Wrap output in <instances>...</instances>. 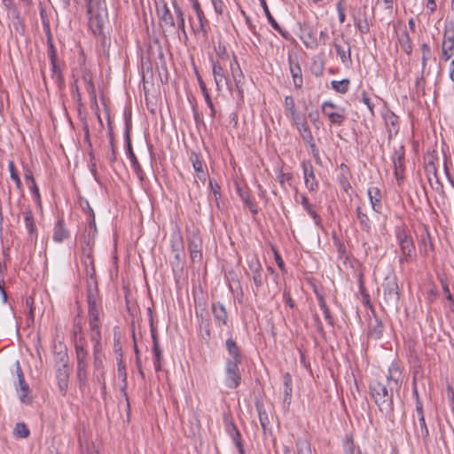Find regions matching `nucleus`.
Returning a JSON list of instances; mask_svg holds the SVG:
<instances>
[{
    "mask_svg": "<svg viewBox=\"0 0 454 454\" xmlns=\"http://www.w3.org/2000/svg\"><path fill=\"white\" fill-rule=\"evenodd\" d=\"M403 372L400 365L393 362L388 367V373L384 380H373L370 383V395L380 412L391 416L394 411V391H399L403 383Z\"/></svg>",
    "mask_w": 454,
    "mask_h": 454,
    "instance_id": "f257e3e1",
    "label": "nucleus"
},
{
    "mask_svg": "<svg viewBox=\"0 0 454 454\" xmlns=\"http://www.w3.org/2000/svg\"><path fill=\"white\" fill-rule=\"evenodd\" d=\"M75 358H76V374L79 387L82 388L87 383V368H88V349L87 340L84 336L80 335L75 340Z\"/></svg>",
    "mask_w": 454,
    "mask_h": 454,
    "instance_id": "f03ea898",
    "label": "nucleus"
},
{
    "mask_svg": "<svg viewBox=\"0 0 454 454\" xmlns=\"http://www.w3.org/2000/svg\"><path fill=\"white\" fill-rule=\"evenodd\" d=\"M87 302L90 338L96 336V334L102 337L99 323L101 299L98 291L87 292Z\"/></svg>",
    "mask_w": 454,
    "mask_h": 454,
    "instance_id": "7ed1b4c3",
    "label": "nucleus"
},
{
    "mask_svg": "<svg viewBox=\"0 0 454 454\" xmlns=\"http://www.w3.org/2000/svg\"><path fill=\"white\" fill-rule=\"evenodd\" d=\"M395 238L399 246L401 255L399 256V263L412 262L416 256V248L413 239L410 234L403 228H397L395 231Z\"/></svg>",
    "mask_w": 454,
    "mask_h": 454,
    "instance_id": "20e7f679",
    "label": "nucleus"
},
{
    "mask_svg": "<svg viewBox=\"0 0 454 454\" xmlns=\"http://www.w3.org/2000/svg\"><path fill=\"white\" fill-rule=\"evenodd\" d=\"M381 287L386 304L396 307L400 299L396 277L395 275L387 276Z\"/></svg>",
    "mask_w": 454,
    "mask_h": 454,
    "instance_id": "39448f33",
    "label": "nucleus"
},
{
    "mask_svg": "<svg viewBox=\"0 0 454 454\" xmlns=\"http://www.w3.org/2000/svg\"><path fill=\"white\" fill-rule=\"evenodd\" d=\"M321 111L333 125L341 126L346 120L345 109L330 100L323 102Z\"/></svg>",
    "mask_w": 454,
    "mask_h": 454,
    "instance_id": "423d86ee",
    "label": "nucleus"
},
{
    "mask_svg": "<svg viewBox=\"0 0 454 454\" xmlns=\"http://www.w3.org/2000/svg\"><path fill=\"white\" fill-rule=\"evenodd\" d=\"M239 364L241 363L238 361H231V359L225 361V385L229 388H236L241 382Z\"/></svg>",
    "mask_w": 454,
    "mask_h": 454,
    "instance_id": "0eeeda50",
    "label": "nucleus"
},
{
    "mask_svg": "<svg viewBox=\"0 0 454 454\" xmlns=\"http://www.w3.org/2000/svg\"><path fill=\"white\" fill-rule=\"evenodd\" d=\"M130 129H131V123L129 121H126V127H125V143H126V149H127V155L129 159L130 160L131 166L136 172L137 177L143 181L145 178V173L142 169V167L140 166L137 158L136 157L132 145H131V139H130Z\"/></svg>",
    "mask_w": 454,
    "mask_h": 454,
    "instance_id": "6e6552de",
    "label": "nucleus"
},
{
    "mask_svg": "<svg viewBox=\"0 0 454 454\" xmlns=\"http://www.w3.org/2000/svg\"><path fill=\"white\" fill-rule=\"evenodd\" d=\"M304 183L309 192H315L318 188V182L315 176V169L310 160L301 162Z\"/></svg>",
    "mask_w": 454,
    "mask_h": 454,
    "instance_id": "1a4fd4ad",
    "label": "nucleus"
},
{
    "mask_svg": "<svg viewBox=\"0 0 454 454\" xmlns=\"http://www.w3.org/2000/svg\"><path fill=\"white\" fill-rule=\"evenodd\" d=\"M202 241L195 233L188 237V250L190 252L191 260L193 262H200L202 259Z\"/></svg>",
    "mask_w": 454,
    "mask_h": 454,
    "instance_id": "9d476101",
    "label": "nucleus"
},
{
    "mask_svg": "<svg viewBox=\"0 0 454 454\" xmlns=\"http://www.w3.org/2000/svg\"><path fill=\"white\" fill-rule=\"evenodd\" d=\"M102 337H98L97 334L90 338L93 343V366L96 372L104 371L103 364V347L101 342Z\"/></svg>",
    "mask_w": 454,
    "mask_h": 454,
    "instance_id": "9b49d317",
    "label": "nucleus"
},
{
    "mask_svg": "<svg viewBox=\"0 0 454 454\" xmlns=\"http://www.w3.org/2000/svg\"><path fill=\"white\" fill-rule=\"evenodd\" d=\"M211 311L214 317V321L218 327L227 325L228 313L223 304L219 301L212 302Z\"/></svg>",
    "mask_w": 454,
    "mask_h": 454,
    "instance_id": "f8f14e48",
    "label": "nucleus"
},
{
    "mask_svg": "<svg viewBox=\"0 0 454 454\" xmlns=\"http://www.w3.org/2000/svg\"><path fill=\"white\" fill-rule=\"evenodd\" d=\"M289 69L295 89H301L303 84L301 68L297 58L288 57Z\"/></svg>",
    "mask_w": 454,
    "mask_h": 454,
    "instance_id": "ddd939ff",
    "label": "nucleus"
},
{
    "mask_svg": "<svg viewBox=\"0 0 454 454\" xmlns=\"http://www.w3.org/2000/svg\"><path fill=\"white\" fill-rule=\"evenodd\" d=\"M231 72L235 82L236 90L239 92V97L243 98L242 85L244 82V74L235 55H233V60L231 62Z\"/></svg>",
    "mask_w": 454,
    "mask_h": 454,
    "instance_id": "4468645a",
    "label": "nucleus"
},
{
    "mask_svg": "<svg viewBox=\"0 0 454 454\" xmlns=\"http://www.w3.org/2000/svg\"><path fill=\"white\" fill-rule=\"evenodd\" d=\"M393 163L395 168V175L397 180L403 179L405 165H404V150L401 146L398 150L395 151L393 155Z\"/></svg>",
    "mask_w": 454,
    "mask_h": 454,
    "instance_id": "2eb2a0df",
    "label": "nucleus"
},
{
    "mask_svg": "<svg viewBox=\"0 0 454 454\" xmlns=\"http://www.w3.org/2000/svg\"><path fill=\"white\" fill-rule=\"evenodd\" d=\"M83 264L87 278V292L98 291L94 260L91 264L89 261L83 260Z\"/></svg>",
    "mask_w": 454,
    "mask_h": 454,
    "instance_id": "dca6fc26",
    "label": "nucleus"
},
{
    "mask_svg": "<svg viewBox=\"0 0 454 454\" xmlns=\"http://www.w3.org/2000/svg\"><path fill=\"white\" fill-rule=\"evenodd\" d=\"M157 15L161 22L162 27H166L168 28H175L176 24L174 17L166 3H163L160 7L157 8Z\"/></svg>",
    "mask_w": 454,
    "mask_h": 454,
    "instance_id": "f3484780",
    "label": "nucleus"
},
{
    "mask_svg": "<svg viewBox=\"0 0 454 454\" xmlns=\"http://www.w3.org/2000/svg\"><path fill=\"white\" fill-rule=\"evenodd\" d=\"M367 194L373 211L380 214L383 208L381 202L382 195L380 190L378 187H370L367 191Z\"/></svg>",
    "mask_w": 454,
    "mask_h": 454,
    "instance_id": "a211bd4d",
    "label": "nucleus"
},
{
    "mask_svg": "<svg viewBox=\"0 0 454 454\" xmlns=\"http://www.w3.org/2000/svg\"><path fill=\"white\" fill-rule=\"evenodd\" d=\"M193 9L195 10L199 25L194 28L195 33L202 32L203 35L206 37L207 35V20L206 19L203 11L200 8V3L195 0L193 2Z\"/></svg>",
    "mask_w": 454,
    "mask_h": 454,
    "instance_id": "6ab92c4d",
    "label": "nucleus"
},
{
    "mask_svg": "<svg viewBox=\"0 0 454 454\" xmlns=\"http://www.w3.org/2000/svg\"><path fill=\"white\" fill-rule=\"evenodd\" d=\"M213 75L218 90H221L224 84L228 85V80L220 60L213 61Z\"/></svg>",
    "mask_w": 454,
    "mask_h": 454,
    "instance_id": "aec40b11",
    "label": "nucleus"
},
{
    "mask_svg": "<svg viewBox=\"0 0 454 454\" xmlns=\"http://www.w3.org/2000/svg\"><path fill=\"white\" fill-rule=\"evenodd\" d=\"M191 161L192 163L194 171L196 172L197 178L204 184L207 180V173L205 170L206 164L200 159V156L195 153H192Z\"/></svg>",
    "mask_w": 454,
    "mask_h": 454,
    "instance_id": "412c9836",
    "label": "nucleus"
},
{
    "mask_svg": "<svg viewBox=\"0 0 454 454\" xmlns=\"http://www.w3.org/2000/svg\"><path fill=\"white\" fill-rule=\"evenodd\" d=\"M56 378L59 391L62 395H66L69 379L68 366L56 367Z\"/></svg>",
    "mask_w": 454,
    "mask_h": 454,
    "instance_id": "4be33fe9",
    "label": "nucleus"
},
{
    "mask_svg": "<svg viewBox=\"0 0 454 454\" xmlns=\"http://www.w3.org/2000/svg\"><path fill=\"white\" fill-rule=\"evenodd\" d=\"M442 45L454 50V20H446L444 23L443 39Z\"/></svg>",
    "mask_w": 454,
    "mask_h": 454,
    "instance_id": "5701e85b",
    "label": "nucleus"
},
{
    "mask_svg": "<svg viewBox=\"0 0 454 454\" xmlns=\"http://www.w3.org/2000/svg\"><path fill=\"white\" fill-rule=\"evenodd\" d=\"M55 367L68 366V355L67 348L61 344L54 346Z\"/></svg>",
    "mask_w": 454,
    "mask_h": 454,
    "instance_id": "b1692460",
    "label": "nucleus"
},
{
    "mask_svg": "<svg viewBox=\"0 0 454 454\" xmlns=\"http://www.w3.org/2000/svg\"><path fill=\"white\" fill-rule=\"evenodd\" d=\"M386 126L388 132V137L391 138L395 136L399 130V117L394 113H388L385 115Z\"/></svg>",
    "mask_w": 454,
    "mask_h": 454,
    "instance_id": "393cba45",
    "label": "nucleus"
},
{
    "mask_svg": "<svg viewBox=\"0 0 454 454\" xmlns=\"http://www.w3.org/2000/svg\"><path fill=\"white\" fill-rule=\"evenodd\" d=\"M419 421H413L415 434L418 437H421L425 445L429 442V431L426 424L425 419L419 418Z\"/></svg>",
    "mask_w": 454,
    "mask_h": 454,
    "instance_id": "a878e982",
    "label": "nucleus"
},
{
    "mask_svg": "<svg viewBox=\"0 0 454 454\" xmlns=\"http://www.w3.org/2000/svg\"><path fill=\"white\" fill-rule=\"evenodd\" d=\"M226 349L229 355L231 356V361H238V363H242V354L240 348L237 345L236 341L229 338L225 342Z\"/></svg>",
    "mask_w": 454,
    "mask_h": 454,
    "instance_id": "bb28decb",
    "label": "nucleus"
},
{
    "mask_svg": "<svg viewBox=\"0 0 454 454\" xmlns=\"http://www.w3.org/2000/svg\"><path fill=\"white\" fill-rule=\"evenodd\" d=\"M301 204L303 209L311 216L314 223L317 226H321L322 219L320 215L316 212L312 204L309 203V199L305 195H301Z\"/></svg>",
    "mask_w": 454,
    "mask_h": 454,
    "instance_id": "cd10ccee",
    "label": "nucleus"
},
{
    "mask_svg": "<svg viewBox=\"0 0 454 454\" xmlns=\"http://www.w3.org/2000/svg\"><path fill=\"white\" fill-rule=\"evenodd\" d=\"M25 226L32 239H37V230L35 223L33 213L30 208L23 212Z\"/></svg>",
    "mask_w": 454,
    "mask_h": 454,
    "instance_id": "c85d7f7f",
    "label": "nucleus"
},
{
    "mask_svg": "<svg viewBox=\"0 0 454 454\" xmlns=\"http://www.w3.org/2000/svg\"><path fill=\"white\" fill-rule=\"evenodd\" d=\"M69 235L68 231L64 226V219H59L55 227L52 239L55 242L60 243L65 240Z\"/></svg>",
    "mask_w": 454,
    "mask_h": 454,
    "instance_id": "c756f323",
    "label": "nucleus"
},
{
    "mask_svg": "<svg viewBox=\"0 0 454 454\" xmlns=\"http://www.w3.org/2000/svg\"><path fill=\"white\" fill-rule=\"evenodd\" d=\"M51 77L56 85L61 90L65 86V79L62 70L58 62L51 63Z\"/></svg>",
    "mask_w": 454,
    "mask_h": 454,
    "instance_id": "7c9ffc66",
    "label": "nucleus"
},
{
    "mask_svg": "<svg viewBox=\"0 0 454 454\" xmlns=\"http://www.w3.org/2000/svg\"><path fill=\"white\" fill-rule=\"evenodd\" d=\"M356 212L361 230L369 233L372 230V222L369 216L364 212L361 206H357Z\"/></svg>",
    "mask_w": 454,
    "mask_h": 454,
    "instance_id": "2f4dec72",
    "label": "nucleus"
},
{
    "mask_svg": "<svg viewBox=\"0 0 454 454\" xmlns=\"http://www.w3.org/2000/svg\"><path fill=\"white\" fill-rule=\"evenodd\" d=\"M248 277L251 278L254 282V287L253 288V293L254 295H257L261 287L263 286L265 282H267L268 277L263 272V270L257 272H254L250 274V276Z\"/></svg>",
    "mask_w": 454,
    "mask_h": 454,
    "instance_id": "473e14b6",
    "label": "nucleus"
},
{
    "mask_svg": "<svg viewBox=\"0 0 454 454\" xmlns=\"http://www.w3.org/2000/svg\"><path fill=\"white\" fill-rule=\"evenodd\" d=\"M227 430L230 435L231 436L236 447L238 448L239 454H245L241 441V434L237 427L235 426V424L231 421L230 424L228 425Z\"/></svg>",
    "mask_w": 454,
    "mask_h": 454,
    "instance_id": "72a5a7b5",
    "label": "nucleus"
},
{
    "mask_svg": "<svg viewBox=\"0 0 454 454\" xmlns=\"http://www.w3.org/2000/svg\"><path fill=\"white\" fill-rule=\"evenodd\" d=\"M347 44V49H344L340 44L334 43V48L336 51L337 55L340 57V61L347 65L348 63H351V48L348 43V42H345Z\"/></svg>",
    "mask_w": 454,
    "mask_h": 454,
    "instance_id": "f704fd0d",
    "label": "nucleus"
},
{
    "mask_svg": "<svg viewBox=\"0 0 454 454\" xmlns=\"http://www.w3.org/2000/svg\"><path fill=\"white\" fill-rule=\"evenodd\" d=\"M17 391H20V394L19 395V398L22 403L25 404H31L33 398L30 395L31 389L28 386V384L25 381H21L19 383V388L16 387Z\"/></svg>",
    "mask_w": 454,
    "mask_h": 454,
    "instance_id": "c9c22d12",
    "label": "nucleus"
},
{
    "mask_svg": "<svg viewBox=\"0 0 454 454\" xmlns=\"http://www.w3.org/2000/svg\"><path fill=\"white\" fill-rule=\"evenodd\" d=\"M117 372H118V378L122 381L123 386L121 387L122 391L124 392V395L126 396V399L128 400L127 393L125 392V388L127 387V372H126V365L123 361V355L121 354V357H117Z\"/></svg>",
    "mask_w": 454,
    "mask_h": 454,
    "instance_id": "e433bc0d",
    "label": "nucleus"
},
{
    "mask_svg": "<svg viewBox=\"0 0 454 454\" xmlns=\"http://www.w3.org/2000/svg\"><path fill=\"white\" fill-rule=\"evenodd\" d=\"M255 408L258 412L261 427L263 429V432L266 433V431L269 429V426H270V422L269 416L264 410L263 403L261 402H256Z\"/></svg>",
    "mask_w": 454,
    "mask_h": 454,
    "instance_id": "4c0bfd02",
    "label": "nucleus"
},
{
    "mask_svg": "<svg viewBox=\"0 0 454 454\" xmlns=\"http://www.w3.org/2000/svg\"><path fill=\"white\" fill-rule=\"evenodd\" d=\"M398 43L400 44L401 49L407 55H411L412 53L413 47L411 38L406 30H404L398 37Z\"/></svg>",
    "mask_w": 454,
    "mask_h": 454,
    "instance_id": "58836bf2",
    "label": "nucleus"
},
{
    "mask_svg": "<svg viewBox=\"0 0 454 454\" xmlns=\"http://www.w3.org/2000/svg\"><path fill=\"white\" fill-rule=\"evenodd\" d=\"M172 5L177 20V27L182 33L186 36L185 25H184V13L182 8L178 5L176 0L172 1Z\"/></svg>",
    "mask_w": 454,
    "mask_h": 454,
    "instance_id": "ea45409f",
    "label": "nucleus"
},
{
    "mask_svg": "<svg viewBox=\"0 0 454 454\" xmlns=\"http://www.w3.org/2000/svg\"><path fill=\"white\" fill-rule=\"evenodd\" d=\"M296 129L305 143L311 144L312 142H315L314 137L307 121L297 126Z\"/></svg>",
    "mask_w": 454,
    "mask_h": 454,
    "instance_id": "a19ab883",
    "label": "nucleus"
},
{
    "mask_svg": "<svg viewBox=\"0 0 454 454\" xmlns=\"http://www.w3.org/2000/svg\"><path fill=\"white\" fill-rule=\"evenodd\" d=\"M262 6L263 8L264 13L267 17L268 21L271 25V27L278 31L279 34H281L283 36H286L284 30L280 27L278 23L275 20L273 16L271 15L269 7L267 5V3L265 0H261Z\"/></svg>",
    "mask_w": 454,
    "mask_h": 454,
    "instance_id": "79ce46f5",
    "label": "nucleus"
},
{
    "mask_svg": "<svg viewBox=\"0 0 454 454\" xmlns=\"http://www.w3.org/2000/svg\"><path fill=\"white\" fill-rule=\"evenodd\" d=\"M301 39L308 49H317L318 46L317 36L312 29L308 30Z\"/></svg>",
    "mask_w": 454,
    "mask_h": 454,
    "instance_id": "37998d69",
    "label": "nucleus"
},
{
    "mask_svg": "<svg viewBox=\"0 0 454 454\" xmlns=\"http://www.w3.org/2000/svg\"><path fill=\"white\" fill-rule=\"evenodd\" d=\"M384 332V325L381 320L379 318H375L374 325H371L369 334L373 339H380L383 335Z\"/></svg>",
    "mask_w": 454,
    "mask_h": 454,
    "instance_id": "c03bdc74",
    "label": "nucleus"
},
{
    "mask_svg": "<svg viewBox=\"0 0 454 454\" xmlns=\"http://www.w3.org/2000/svg\"><path fill=\"white\" fill-rule=\"evenodd\" d=\"M239 196L245 205L249 208L253 215L258 214V208L255 203L250 199L249 194L246 191L239 190Z\"/></svg>",
    "mask_w": 454,
    "mask_h": 454,
    "instance_id": "a18cd8bd",
    "label": "nucleus"
},
{
    "mask_svg": "<svg viewBox=\"0 0 454 454\" xmlns=\"http://www.w3.org/2000/svg\"><path fill=\"white\" fill-rule=\"evenodd\" d=\"M320 309L323 310L325 319L330 325H333V318L331 315L330 309L326 305L325 300L321 294L317 295Z\"/></svg>",
    "mask_w": 454,
    "mask_h": 454,
    "instance_id": "49530a36",
    "label": "nucleus"
},
{
    "mask_svg": "<svg viewBox=\"0 0 454 454\" xmlns=\"http://www.w3.org/2000/svg\"><path fill=\"white\" fill-rule=\"evenodd\" d=\"M248 271H247V275L250 276V274L254 272H257L262 270V266L257 257V255L254 254L247 259Z\"/></svg>",
    "mask_w": 454,
    "mask_h": 454,
    "instance_id": "de8ad7c7",
    "label": "nucleus"
},
{
    "mask_svg": "<svg viewBox=\"0 0 454 454\" xmlns=\"http://www.w3.org/2000/svg\"><path fill=\"white\" fill-rule=\"evenodd\" d=\"M200 332L203 340H208L211 336L209 318H202L199 321Z\"/></svg>",
    "mask_w": 454,
    "mask_h": 454,
    "instance_id": "09e8293b",
    "label": "nucleus"
},
{
    "mask_svg": "<svg viewBox=\"0 0 454 454\" xmlns=\"http://www.w3.org/2000/svg\"><path fill=\"white\" fill-rule=\"evenodd\" d=\"M8 168H9V171H10V177H11V179L12 181H14L17 189L21 191L22 190V183H21V180L20 178L19 173H18V171H17V169L15 168L13 160H10L9 161Z\"/></svg>",
    "mask_w": 454,
    "mask_h": 454,
    "instance_id": "8fccbe9b",
    "label": "nucleus"
},
{
    "mask_svg": "<svg viewBox=\"0 0 454 454\" xmlns=\"http://www.w3.org/2000/svg\"><path fill=\"white\" fill-rule=\"evenodd\" d=\"M350 82L348 79H343L341 81H333L331 82L332 88L341 94H345L349 88Z\"/></svg>",
    "mask_w": 454,
    "mask_h": 454,
    "instance_id": "3c124183",
    "label": "nucleus"
},
{
    "mask_svg": "<svg viewBox=\"0 0 454 454\" xmlns=\"http://www.w3.org/2000/svg\"><path fill=\"white\" fill-rule=\"evenodd\" d=\"M296 449L298 454H311V446L309 442L305 438H299L296 442Z\"/></svg>",
    "mask_w": 454,
    "mask_h": 454,
    "instance_id": "603ef678",
    "label": "nucleus"
},
{
    "mask_svg": "<svg viewBox=\"0 0 454 454\" xmlns=\"http://www.w3.org/2000/svg\"><path fill=\"white\" fill-rule=\"evenodd\" d=\"M420 48H421V51H422L421 69H422V73H425L427 61L431 55V49H430V46L426 43H422Z\"/></svg>",
    "mask_w": 454,
    "mask_h": 454,
    "instance_id": "864d4df0",
    "label": "nucleus"
},
{
    "mask_svg": "<svg viewBox=\"0 0 454 454\" xmlns=\"http://www.w3.org/2000/svg\"><path fill=\"white\" fill-rule=\"evenodd\" d=\"M425 172L429 183L438 177L436 166L432 160L426 164Z\"/></svg>",
    "mask_w": 454,
    "mask_h": 454,
    "instance_id": "5fc2aeb1",
    "label": "nucleus"
},
{
    "mask_svg": "<svg viewBox=\"0 0 454 454\" xmlns=\"http://www.w3.org/2000/svg\"><path fill=\"white\" fill-rule=\"evenodd\" d=\"M30 431L25 423H17L14 427V434L19 438H26L29 435Z\"/></svg>",
    "mask_w": 454,
    "mask_h": 454,
    "instance_id": "6e6d98bb",
    "label": "nucleus"
},
{
    "mask_svg": "<svg viewBox=\"0 0 454 454\" xmlns=\"http://www.w3.org/2000/svg\"><path fill=\"white\" fill-rule=\"evenodd\" d=\"M82 80L84 81L85 84H86V90L87 91L89 92V94L91 96V98L96 100V91H95V87H94V83L92 82V79L90 75V74L88 73H85L83 75H82Z\"/></svg>",
    "mask_w": 454,
    "mask_h": 454,
    "instance_id": "4d7b16f0",
    "label": "nucleus"
},
{
    "mask_svg": "<svg viewBox=\"0 0 454 454\" xmlns=\"http://www.w3.org/2000/svg\"><path fill=\"white\" fill-rule=\"evenodd\" d=\"M153 351L154 355L153 365L156 372H160L161 370V360H162V351L159 347H153Z\"/></svg>",
    "mask_w": 454,
    "mask_h": 454,
    "instance_id": "13d9d810",
    "label": "nucleus"
},
{
    "mask_svg": "<svg viewBox=\"0 0 454 454\" xmlns=\"http://www.w3.org/2000/svg\"><path fill=\"white\" fill-rule=\"evenodd\" d=\"M293 125L295 127L300 126L301 123L306 122V117L301 113L296 111H293V113L289 114Z\"/></svg>",
    "mask_w": 454,
    "mask_h": 454,
    "instance_id": "bf43d9fd",
    "label": "nucleus"
},
{
    "mask_svg": "<svg viewBox=\"0 0 454 454\" xmlns=\"http://www.w3.org/2000/svg\"><path fill=\"white\" fill-rule=\"evenodd\" d=\"M285 109L289 113L296 111L294 98L292 96H286L284 100Z\"/></svg>",
    "mask_w": 454,
    "mask_h": 454,
    "instance_id": "052dcab7",
    "label": "nucleus"
},
{
    "mask_svg": "<svg viewBox=\"0 0 454 454\" xmlns=\"http://www.w3.org/2000/svg\"><path fill=\"white\" fill-rule=\"evenodd\" d=\"M308 118L317 129H320L322 123L320 121L319 113L317 111L309 113Z\"/></svg>",
    "mask_w": 454,
    "mask_h": 454,
    "instance_id": "680f3d73",
    "label": "nucleus"
},
{
    "mask_svg": "<svg viewBox=\"0 0 454 454\" xmlns=\"http://www.w3.org/2000/svg\"><path fill=\"white\" fill-rule=\"evenodd\" d=\"M93 247L94 246H82V251L84 257L83 260L89 261V263H92L93 259Z\"/></svg>",
    "mask_w": 454,
    "mask_h": 454,
    "instance_id": "e2e57ef3",
    "label": "nucleus"
},
{
    "mask_svg": "<svg viewBox=\"0 0 454 454\" xmlns=\"http://www.w3.org/2000/svg\"><path fill=\"white\" fill-rule=\"evenodd\" d=\"M215 53L216 55L222 59V60H225V59H228L229 58V55H228V52H227V50H226V47L224 44H222V43H218L217 46H215Z\"/></svg>",
    "mask_w": 454,
    "mask_h": 454,
    "instance_id": "0e129e2a",
    "label": "nucleus"
},
{
    "mask_svg": "<svg viewBox=\"0 0 454 454\" xmlns=\"http://www.w3.org/2000/svg\"><path fill=\"white\" fill-rule=\"evenodd\" d=\"M292 386H286V387H283V394H284V397H283V403H284V405H286V406H289L290 403H291V400H292Z\"/></svg>",
    "mask_w": 454,
    "mask_h": 454,
    "instance_id": "69168bd1",
    "label": "nucleus"
},
{
    "mask_svg": "<svg viewBox=\"0 0 454 454\" xmlns=\"http://www.w3.org/2000/svg\"><path fill=\"white\" fill-rule=\"evenodd\" d=\"M209 186L214 194L215 200L216 203L218 202V199L220 198V186L219 184L213 179L209 180Z\"/></svg>",
    "mask_w": 454,
    "mask_h": 454,
    "instance_id": "338daca9",
    "label": "nucleus"
},
{
    "mask_svg": "<svg viewBox=\"0 0 454 454\" xmlns=\"http://www.w3.org/2000/svg\"><path fill=\"white\" fill-rule=\"evenodd\" d=\"M355 25L361 34H367L370 31V26L367 20H364L363 22L361 20H357L355 22Z\"/></svg>",
    "mask_w": 454,
    "mask_h": 454,
    "instance_id": "774afa93",
    "label": "nucleus"
}]
</instances>
